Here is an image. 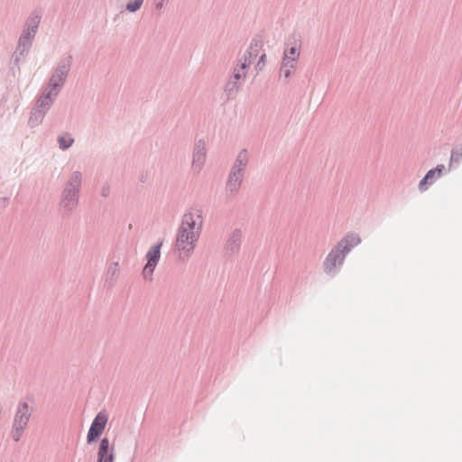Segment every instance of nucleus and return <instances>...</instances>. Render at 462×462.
Segmentation results:
<instances>
[{"instance_id":"1","label":"nucleus","mask_w":462,"mask_h":462,"mask_svg":"<svg viewBox=\"0 0 462 462\" xmlns=\"http://www.w3.org/2000/svg\"><path fill=\"white\" fill-rule=\"evenodd\" d=\"M200 229V221L199 216L191 213L185 214L177 238V248L187 255L194 248Z\"/></svg>"},{"instance_id":"2","label":"nucleus","mask_w":462,"mask_h":462,"mask_svg":"<svg viewBox=\"0 0 462 462\" xmlns=\"http://www.w3.org/2000/svg\"><path fill=\"white\" fill-rule=\"evenodd\" d=\"M360 243L356 235L346 236L328 254L323 263L327 273H335L343 264L347 253Z\"/></svg>"},{"instance_id":"3","label":"nucleus","mask_w":462,"mask_h":462,"mask_svg":"<svg viewBox=\"0 0 462 462\" xmlns=\"http://www.w3.org/2000/svg\"><path fill=\"white\" fill-rule=\"evenodd\" d=\"M31 416L30 409L27 403H20L14 417L12 436L15 441H18L27 426Z\"/></svg>"},{"instance_id":"4","label":"nucleus","mask_w":462,"mask_h":462,"mask_svg":"<svg viewBox=\"0 0 462 462\" xmlns=\"http://www.w3.org/2000/svg\"><path fill=\"white\" fill-rule=\"evenodd\" d=\"M300 56V46L294 44L290 49L284 51L281 73L288 79L296 67Z\"/></svg>"},{"instance_id":"5","label":"nucleus","mask_w":462,"mask_h":462,"mask_svg":"<svg viewBox=\"0 0 462 462\" xmlns=\"http://www.w3.org/2000/svg\"><path fill=\"white\" fill-rule=\"evenodd\" d=\"M162 243L152 245L146 254L147 263L143 270L144 279L151 280L152 273L161 256Z\"/></svg>"},{"instance_id":"6","label":"nucleus","mask_w":462,"mask_h":462,"mask_svg":"<svg viewBox=\"0 0 462 462\" xmlns=\"http://www.w3.org/2000/svg\"><path fill=\"white\" fill-rule=\"evenodd\" d=\"M108 417L105 412H99L94 419L88 432L87 440L88 443L95 441L104 431Z\"/></svg>"},{"instance_id":"7","label":"nucleus","mask_w":462,"mask_h":462,"mask_svg":"<svg viewBox=\"0 0 462 462\" xmlns=\"http://www.w3.org/2000/svg\"><path fill=\"white\" fill-rule=\"evenodd\" d=\"M68 71V66H62L56 69V71L51 76L49 86L47 88L49 89V94L54 92V96H57L58 88L62 85Z\"/></svg>"},{"instance_id":"8","label":"nucleus","mask_w":462,"mask_h":462,"mask_svg":"<svg viewBox=\"0 0 462 462\" xmlns=\"http://www.w3.org/2000/svg\"><path fill=\"white\" fill-rule=\"evenodd\" d=\"M444 169V165L441 164L438 165L435 169L429 171L419 183L420 190L425 191L428 189V185H431L436 180L439 179Z\"/></svg>"},{"instance_id":"9","label":"nucleus","mask_w":462,"mask_h":462,"mask_svg":"<svg viewBox=\"0 0 462 462\" xmlns=\"http://www.w3.org/2000/svg\"><path fill=\"white\" fill-rule=\"evenodd\" d=\"M97 456V462H114V448L110 447L106 438L101 440Z\"/></svg>"},{"instance_id":"10","label":"nucleus","mask_w":462,"mask_h":462,"mask_svg":"<svg viewBox=\"0 0 462 462\" xmlns=\"http://www.w3.org/2000/svg\"><path fill=\"white\" fill-rule=\"evenodd\" d=\"M242 178V169H233L226 183V189L229 190L230 192L236 191L241 185Z\"/></svg>"},{"instance_id":"11","label":"nucleus","mask_w":462,"mask_h":462,"mask_svg":"<svg viewBox=\"0 0 462 462\" xmlns=\"http://www.w3.org/2000/svg\"><path fill=\"white\" fill-rule=\"evenodd\" d=\"M248 156L247 152L245 151H242L239 152L236 158V164L233 169H242V171H244V168L245 167L247 163Z\"/></svg>"},{"instance_id":"12","label":"nucleus","mask_w":462,"mask_h":462,"mask_svg":"<svg viewBox=\"0 0 462 462\" xmlns=\"http://www.w3.org/2000/svg\"><path fill=\"white\" fill-rule=\"evenodd\" d=\"M73 139L69 134L59 137V143L61 149H67L73 143Z\"/></svg>"},{"instance_id":"13","label":"nucleus","mask_w":462,"mask_h":462,"mask_svg":"<svg viewBox=\"0 0 462 462\" xmlns=\"http://www.w3.org/2000/svg\"><path fill=\"white\" fill-rule=\"evenodd\" d=\"M54 92H52L51 94H49V89L47 88V94L43 97H42L40 99H39V105L42 107H47L49 106L51 102H52V97H55Z\"/></svg>"},{"instance_id":"14","label":"nucleus","mask_w":462,"mask_h":462,"mask_svg":"<svg viewBox=\"0 0 462 462\" xmlns=\"http://www.w3.org/2000/svg\"><path fill=\"white\" fill-rule=\"evenodd\" d=\"M204 159H205L204 146H202V147L198 146L197 152L194 154L193 163L198 162L199 164H201L204 162Z\"/></svg>"},{"instance_id":"15","label":"nucleus","mask_w":462,"mask_h":462,"mask_svg":"<svg viewBox=\"0 0 462 462\" xmlns=\"http://www.w3.org/2000/svg\"><path fill=\"white\" fill-rule=\"evenodd\" d=\"M143 3V0H134L126 5V10L134 13L139 10Z\"/></svg>"},{"instance_id":"16","label":"nucleus","mask_w":462,"mask_h":462,"mask_svg":"<svg viewBox=\"0 0 462 462\" xmlns=\"http://www.w3.org/2000/svg\"><path fill=\"white\" fill-rule=\"evenodd\" d=\"M265 60H266V55L265 54H263L261 57H260V60L257 63V66L259 67L260 69H262L264 65H265Z\"/></svg>"},{"instance_id":"17","label":"nucleus","mask_w":462,"mask_h":462,"mask_svg":"<svg viewBox=\"0 0 462 462\" xmlns=\"http://www.w3.org/2000/svg\"><path fill=\"white\" fill-rule=\"evenodd\" d=\"M32 23L33 24V27L32 29V32H34V28L37 27L38 23H40V18L39 16H35L32 19Z\"/></svg>"},{"instance_id":"18","label":"nucleus","mask_w":462,"mask_h":462,"mask_svg":"<svg viewBox=\"0 0 462 462\" xmlns=\"http://www.w3.org/2000/svg\"><path fill=\"white\" fill-rule=\"evenodd\" d=\"M74 181H75V187H77L79 182V174L75 175Z\"/></svg>"}]
</instances>
